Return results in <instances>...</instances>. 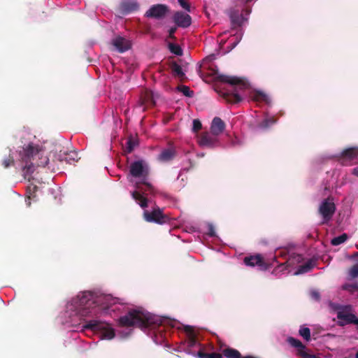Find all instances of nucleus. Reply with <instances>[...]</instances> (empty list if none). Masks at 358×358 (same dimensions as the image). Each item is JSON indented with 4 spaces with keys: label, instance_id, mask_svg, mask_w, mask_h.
Listing matches in <instances>:
<instances>
[{
    "label": "nucleus",
    "instance_id": "nucleus-22",
    "mask_svg": "<svg viewBox=\"0 0 358 358\" xmlns=\"http://www.w3.org/2000/svg\"><path fill=\"white\" fill-rule=\"evenodd\" d=\"M226 127L224 122L219 117H215L211 122L210 130V131L219 136L223 133Z\"/></svg>",
    "mask_w": 358,
    "mask_h": 358
},
{
    "label": "nucleus",
    "instance_id": "nucleus-7",
    "mask_svg": "<svg viewBox=\"0 0 358 358\" xmlns=\"http://www.w3.org/2000/svg\"><path fill=\"white\" fill-rule=\"evenodd\" d=\"M84 328L100 332L101 338L104 339L110 340L115 336L113 328L109 324L100 320H90L84 325Z\"/></svg>",
    "mask_w": 358,
    "mask_h": 358
},
{
    "label": "nucleus",
    "instance_id": "nucleus-11",
    "mask_svg": "<svg viewBox=\"0 0 358 358\" xmlns=\"http://www.w3.org/2000/svg\"><path fill=\"white\" fill-rule=\"evenodd\" d=\"M354 160H358V147H351L345 149L340 154L338 158V161L344 165H348Z\"/></svg>",
    "mask_w": 358,
    "mask_h": 358
},
{
    "label": "nucleus",
    "instance_id": "nucleus-40",
    "mask_svg": "<svg viewBox=\"0 0 358 358\" xmlns=\"http://www.w3.org/2000/svg\"><path fill=\"white\" fill-rule=\"evenodd\" d=\"M202 128L201 122L199 120L195 119L193 120V128L192 130L194 132L199 131Z\"/></svg>",
    "mask_w": 358,
    "mask_h": 358
},
{
    "label": "nucleus",
    "instance_id": "nucleus-8",
    "mask_svg": "<svg viewBox=\"0 0 358 358\" xmlns=\"http://www.w3.org/2000/svg\"><path fill=\"white\" fill-rule=\"evenodd\" d=\"M336 208L333 198L328 197L320 203L318 213L322 217V224L329 222L333 217Z\"/></svg>",
    "mask_w": 358,
    "mask_h": 358
},
{
    "label": "nucleus",
    "instance_id": "nucleus-49",
    "mask_svg": "<svg viewBox=\"0 0 358 358\" xmlns=\"http://www.w3.org/2000/svg\"><path fill=\"white\" fill-rule=\"evenodd\" d=\"M352 257H358V252H355V253L352 255Z\"/></svg>",
    "mask_w": 358,
    "mask_h": 358
},
{
    "label": "nucleus",
    "instance_id": "nucleus-13",
    "mask_svg": "<svg viewBox=\"0 0 358 358\" xmlns=\"http://www.w3.org/2000/svg\"><path fill=\"white\" fill-rule=\"evenodd\" d=\"M113 303V299L110 295L100 294L97 295L94 294V310L99 313L97 307H100L101 309H107Z\"/></svg>",
    "mask_w": 358,
    "mask_h": 358
},
{
    "label": "nucleus",
    "instance_id": "nucleus-26",
    "mask_svg": "<svg viewBox=\"0 0 358 358\" xmlns=\"http://www.w3.org/2000/svg\"><path fill=\"white\" fill-rule=\"evenodd\" d=\"M192 22V17L188 13L180 11V28L189 27Z\"/></svg>",
    "mask_w": 358,
    "mask_h": 358
},
{
    "label": "nucleus",
    "instance_id": "nucleus-42",
    "mask_svg": "<svg viewBox=\"0 0 358 358\" xmlns=\"http://www.w3.org/2000/svg\"><path fill=\"white\" fill-rule=\"evenodd\" d=\"M208 235L210 236H214L215 235V229H214V227L212 224H208Z\"/></svg>",
    "mask_w": 358,
    "mask_h": 358
},
{
    "label": "nucleus",
    "instance_id": "nucleus-51",
    "mask_svg": "<svg viewBox=\"0 0 358 358\" xmlns=\"http://www.w3.org/2000/svg\"><path fill=\"white\" fill-rule=\"evenodd\" d=\"M176 91L179 92V83L175 87Z\"/></svg>",
    "mask_w": 358,
    "mask_h": 358
},
{
    "label": "nucleus",
    "instance_id": "nucleus-56",
    "mask_svg": "<svg viewBox=\"0 0 358 358\" xmlns=\"http://www.w3.org/2000/svg\"><path fill=\"white\" fill-rule=\"evenodd\" d=\"M178 1L179 2V0H178Z\"/></svg>",
    "mask_w": 358,
    "mask_h": 358
},
{
    "label": "nucleus",
    "instance_id": "nucleus-5",
    "mask_svg": "<svg viewBox=\"0 0 358 358\" xmlns=\"http://www.w3.org/2000/svg\"><path fill=\"white\" fill-rule=\"evenodd\" d=\"M94 294L91 292H83L74 299V303L83 316L95 315L97 311L94 310Z\"/></svg>",
    "mask_w": 358,
    "mask_h": 358
},
{
    "label": "nucleus",
    "instance_id": "nucleus-36",
    "mask_svg": "<svg viewBox=\"0 0 358 358\" xmlns=\"http://www.w3.org/2000/svg\"><path fill=\"white\" fill-rule=\"evenodd\" d=\"M14 159L10 154L2 161V165L5 169H7L14 164Z\"/></svg>",
    "mask_w": 358,
    "mask_h": 358
},
{
    "label": "nucleus",
    "instance_id": "nucleus-39",
    "mask_svg": "<svg viewBox=\"0 0 358 358\" xmlns=\"http://www.w3.org/2000/svg\"><path fill=\"white\" fill-rule=\"evenodd\" d=\"M349 275L352 278L358 277V263L353 265L349 270Z\"/></svg>",
    "mask_w": 358,
    "mask_h": 358
},
{
    "label": "nucleus",
    "instance_id": "nucleus-37",
    "mask_svg": "<svg viewBox=\"0 0 358 358\" xmlns=\"http://www.w3.org/2000/svg\"><path fill=\"white\" fill-rule=\"evenodd\" d=\"M38 187L36 185H31L27 187L28 199L36 197L35 192H36Z\"/></svg>",
    "mask_w": 358,
    "mask_h": 358
},
{
    "label": "nucleus",
    "instance_id": "nucleus-47",
    "mask_svg": "<svg viewBox=\"0 0 358 358\" xmlns=\"http://www.w3.org/2000/svg\"><path fill=\"white\" fill-rule=\"evenodd\" d=\"M352 173L358 177V166L353 169Z\"/></svg>",
    "mask_w": 358,
    "mask_h": 358
},
{
    "label": "nucleus",
    "instance_id": "nucleus-2",
    "mask_svg": "<svg viewBox=\"0 0 358 358\" xmlns=\"http://www.w3.org/2000/svg\"><path fill=\"white\" fill-rule=\"evenodd\" d=\"M118 321L121 327H136L142 330L150 329L153 330L155 334L159 333L162 337L166 338V335L162 336V334L165 329V323L168 321L141 308L129 310L126 315L121 316Z\"/></svg>",
    "mask_w": 358,
    "mask_h": 358
},
{
    "label": "nucleus",
    "instance_id": "nucleus-12",
    "mask_svg": "<svg viewBox=\"0 0 358 358\" xmlns=\"http://www.w3.org/2000/svg\"><path fill=\"white\" fill-rule=\"evenodd\" d=\"M177 155V147L171 142H169L168 146L163 149L158 155V160L162 162H168L174 159Z\"/></svg>",
    "mask_w": 358,
    "mask_h": 358
},
{
    "label": "nucleus",
    "instance_id": "nucleus-53",
    "mask_svg": "<svg viewBox=\"0 0 358 358\" xmlns=\"http://www.w3.org/2000/svg\"><path fill=\"white\" fill-rule=\"evenodd\" d=\"M171 118H172V117H171V116H170V117L168 118L167 121L171 120Z\"/></svg>",
    "mask_w": 358,
    "mask_h": 358
},
{
    "label": "nucleus",
    "instance_id": "nucleus-33",
    "mask_svg": "<svg viewBox=\"0 0 358 358\" xmlns=\"http://www.w3.org/2000/svg\"><path fill=\"white\" fill-rule=\"evenodd\" d=\"M180 8L190 13L194 12L196 10V8L192 7L191 4L186 0H180Z\"/></svg>",
    "mask_w": 358,
    "mask_h": 358
},
{
    "label": "nucleus",
    "instance_id": "nucleus-50",
    "mask_svg": "<svg viewBox=\"0 0 358 358\" xmlns=\"http://www.w3.org/2000/svg\"><path fill=\"white\" fill-rule=\"evenodd\" d=\"M180 57H182L183 55L182 49V44L181 43H180Z\"/></svg>",
    "mask_w": 358,
    "mask_h": 358
},
{
    "label": "nucleus",
    "instance_id": "nucleus-55",
    "mask_svg": "<svg viewBox=\"0 0 358 358\" xmlns=\"http://www.w3.org/2000/svg\"><path fill=\"white\" fill-rule=\"evenodd\" d=\"M356 248L358 249V245H356Z\"/></svg>",
    "mask_w": 358,
    "mask_h": 358
},
{
    "label": "nucleus",
    "instance_id": "nucleus-35",
    "mask_svg": "<svg viewBox=\"0 0 358 358\" xmlns=\"http://www.w3.org/2000/svg\"><path fill=\"white\" fill-rule=\"evenodd\" d=\"M180 93L187 97H192L194 96V91L190 90L188 86L180 85Z\"/></svg>",
    "mask_w": 358,
    "mask_h": 358
},
{
    "label": "nucleus",
    "instance_id": "nucleus-19",
    "mask_svg": "<svg viewBox=\"0 0 358 358\" xmlns=\"http://www.w3.org/2000/svg\"><path fill=\"white\" fill-rule=\"evenodd\" d=\"M113 45L120 52H124L131 48V43L124 37L117 36L112 40Z\"/></svg>",
    "mask_w": 358,
    "mask_h": 358
},
{
    "label": "nucleus",
    "instance_id": "nucleus-41",
    "mask_svg": "<svg viewBox=\"0 0 358 358\" xmlns=\"http://www.w3.org/2000/svg\"><path fill=\"white\" fill-rule=\"evenodd\" d=\"M169 48L172 53L175 54L176 55H179V45H178L169 43Z\"/></svg>",
    "mask_w": 358,
    "mask_h": 358
},
{
    "label": "nucleus",
    "instance_id": "nucleus-45",
    "mask_svg": "<svg viewBox=\"0 0 358 358\" xmlns=\"http://www.w3.org/2000/svg\"><path fill=\"white\" fill-rule=\"evenodd\" d=\"M174 22L176 26H179V12H176L174 15Z\"/></svg>",
    "mask_w": 358,
    "mask_h": 358
},
{
    "label": "nucleus",
    "instance_id": "nucleus-18",
    "mask_svg": "<svg viewBox=\"0 0 358 358\" xmlns=\"http://www.w3.org/2000/svg\"><path fill=\"white\" fill-rule=\"evenodd\" d=\"M138 8L139 5L136 0H122L119 6V9L123 15L136 11Z\"/></svg>",
    "mask_w": 358,
    "mask_h": 358
},
{
    "label": "nucleus",
    "instance_id": "nucleus-32",
    "mask_svg": "<svg viewBox=\"0 0 358 358\" xmlns=\"http://www.w3.org/2000/svg\"><path fill=\"white\" fill-rule=\"evenodd\" d=\"M343 290L348 291L350 293H354L358 291V282L355 283H346L342 286Z\"/></svg>",
    "mask_w": 358,
    "mask_h": 358
},
{
    "label": "nucleus",
    "instance_id": "nucleus-21",
    "mask_svg": "<svg viewBox=\"0 0 358 358\" xmlns=\"http://www.w3.org/2000/svg\"><path fill=\"white\" fill-rule=\"evenodd\" d=\"M164 67L173 75L174 77L179 76V64L175 60L173 57H169L164 61Z\"/></svg>",
    "mask_w": 358,
    "mask_h": 358
},
{
    "label": "nucleus",
    "instance_id": "nucleus-24",
    "mask_svg": "<svg viewBox=\"0 0 358 358\" xmlns=\"http://www.w3.org/2000/svg\"><path fill=\"white\" fill-rule=\"evenodd\" d=\"M315 266V262L313 259H309L304 264L299 266L295 275L303 274L310 271Z\"/></svg>",
    "mask_w": 358,
    "mask_h": 358
},
{
    "label": "nucleus",
    "instance_id": "nucleus-17",
    "mask_svg": "<svg viewBox=\"0 0 358 358\" xmlns=\"http://www.w3.org/2000/svg\"><path fill=\"white\" fill-rule=\"evenodd\" d=\"M243 262L245 265L249 266H258L261 269L266 268V265L264 261V259L259 254L245 257L243 259Z\"/></svg>",
    "mask_w": 358,
    "mask_h": 358
},
{
    "label": "nucleus",
    "instance_id": "nucleus-54",
    "mask_svg": "<svg viewBox=\"0 0 358 358\" xmlns=\"http://www.w3.org/2000/svg\"><path fill=\"white\" fill-rule=\"evenodd\" d=\"M180 345L182 344V341H180Z\"/></svg>",
    "mask_w": 358,
    "mask_h": 358
},
{
    "label": "nucleus",
    "instance_id": "nucleus-3",
    "mask_svg": "<svg viewBox=\"0 0 358 358\" xmlns=\"http://www.w3.org/2000/svg\"><path fill=\"white\" fill-rule=\"evenodd\" d=\"M19 155L22 164V172L24 178L34 173L36 166H49V158L46 152L38 145L30 143L22 147L19 151Z\"/></svg>",
    "mask_w": 358,
    "mask_h": 358
},
{
    "label": "nucleus",
    "instance_id": "nucleus-46",
    "mask_svg": "<svg viewBox=\"0 0 358 358\" xmlns=\"http://www.w3.org/2000/svg\"><path fill=\"white\" fill-rule=\"evenodd\" d=\"M176 30V28H171L170 30H169V37L170 38H175L174 36H173V34L175 33Z\"/></svg>",
    "mask_w": 358,
    "mask_h": 358
},
{
    "label": "nucleus",
    "instance_id": "nucleus-20",
    "mask_svg": "<svg viewBox=\"0 0 358 358\" xmlns=\"http://www.w3.org/2000/svg\"><path fill=\"white\" fill-rule=\"evenodd\" d=\"M130 173L133 177L140 178L145 177L148 173L145 169L142 162L136 161L131 164Z\"/></svg>",
    "mask_w": 358,
    "mask_h": 358
},
{
    "label": "nucleus",
    "instance_id": "nucleus-29",
    "mask_svg": "<svg viewBox=\"0 0 358 358\" xmlns=\"http://www.w3.org/2000/svg\"><path fill=\"white\" fill-rule=\"evenodd\" d=\"M189 63L185 61L183 64L182 60L180 59V83L182 82L185 78V73L188 72Z\"/></svg>",
    "mask_w": 358,
    "mask_h": 358
},
{
    "label": "nucleus",
    "instance_id": "nucleus-16",
    "mask_svg": "<svg viewBox=\"0 0 358 358\" xmlns=\"http://www.w3.org/2000/svg\"><path fill=\"white\" fill-rule=\"evenodd\" d=\"M144 218L147 222L162 224L166 222V217L159 209H155L151 212L145 210L143 213Z\"/></svg>",
    "mask_w": 358,
    "mask_h": 358
},
{
    "label": "nucleus",
    "instance_id": "nucleus-27",
    "mask_svg": "<svg viewBox=\"0 0 358 358\" xmlns=\"http://www.w3.org/2000/svg\"><path fill=\"white\" fill-rule=\"evenodd\" d=\"M230 20L231 24L234 27L241 26L242 22V17L238 11H232L230 13Z\"/></svg>",
    "mask_w": 358,
    "mask_h": 358
},
{
    "label": "nucleus",
    "instance_id": "nucleus-30",
    "mask_svg": "<svg viewBox=\"0 0 358 358\" xmlns=\"http://www.w3.org/2000/svg\"><path fill=\"white\" fill-rule=\"evenodd\" d=\"M348 238V236L347 235V234H343L341 236H336V237L332 238L331 241V245H335V246L344 243L345 241H346Z\"/></svg>",
    "mask_w": 358,
    "mask_h": 358
},
{
    "label": "nucleus",
    "instance_id": "nucleus-43",
    "mask_svg": "<svg viewBox=\"0 0 358 358\" xmlns=\"http://www.w3.org/2000/svg\"><path fill=\"white\" fill-rule=\"evenodd\" d=\"M310 295H311V297H312L313 299H314L315 300H316V301H319V300H320V293H319L318 292H317V291H313V292H311Z\"/></svg>",
    "mask_w": 358,
    "mask_h": 358
},
{
    "label": "nucleus",
    "instance_id": "nucleus-9",
    "mask_svg": "<svg viewBox=\"0 0 358 358\" xmlns=\"http://www.w3.org/2000/svg\"><path fill=\"white\" fill-rule=\"evenodd\" d=\"M352 308L350 305L342 306L337 312V318L341 320L339 325L353 324H356L358 317L352 313Z\"/></svg>",
    "mask_w": 358,
    "mask_h": 358
},
{
    "label": "nucleus",
    "instance_id": "nucleus-23",
    "mask_svg": "<svg viewBox=\"0 0 358 358\" xmlns=\"http://www.w3.org/2000/svg\"><path fill=\"white\" fill-rule=\"evenodd\" d=\"M140 102L145 107L155 106V96L152 91L145 90L141 96Z\"/></svg>",
    "mask_w": 358,
    "mask_h": 358
},
{
    "label": "nucleus",
    "instance_id": "nucleus-44",
    "mask_svg": "<svg viewBox=\"0 0 358 358\" xmlns=\"http://www.w3.org/2000/svg\"><path fill=\"white\" fill-rule=\"evenodd\" d=\"M209 358H222V354L217 352L209 353Z\"/></svg>",
    "mask_w": 358,
    "mask_h": 358
},
{
    "label": "nucleus",
    "instance_id": "nucleus-14",
    "mask_svg": "<svg viewBox=\"0 0 358 358\" xmlns=\"http://www.w3.org/2000/svg\"><path fill=\"white\" fill-rule=\"evenodd\" d=\"M287 342L297 350L298 355L303 358H318L314 355H309L305 352L306 346L299 340L289 336L287 338Z\"/></svg>",
    "mask_w": 358,
    "mask_h": 358
},
{
    "label": "nucleus",
    "instance_id": "nucleus-25",
    "mask_svg": "<svg viewBox=\"0 0 358 358\" xmlns=\"http://www.w3.org/2000/svg\"><path fill=\"white\" fill-rule=\"evenodd\" d=\"M222 356L227 358H242L241 352L234 348H227L222 350Z\"/></svg>",
    "mask_w": 358,
    "mask_h": 358
},
{
    "label": "nucleus",
    "instance_id": "nucleus-10",
    "mask_svg": "<svg viewBox=\"0 0 358 358\" xmlns=\"http://www.w3.org/2000/svg\"><path fill=\"white\" fill-rule=\"evenodd\" d=\"M198 142L200 146L207 148H215L220 145L218 136L211 131L203 132L200 134Z\"/></svg>",
    "mask_w": 358,
    "mask_h": 358
},
{
    "label": "nucleus",
    "instance_id": "nucleus-48",
    "mask_svg": "<svg viewBox=\"0 0 358 358\" xmlns=\"http://www.w3.org/2000/svg\"><path fill=\"white\" fill-rule=\"evenodd\" d=\"M238 41H236V42H234L233 43H231L230 50H232L233 48H234L236 47V45L238 44Z\"/></svg>",
    "mask_w": 358,
    "mask_h": 358
},
{
    "label": "nucleus",
    "instance_id": "nucleus-31",
    "mask_svg": "<svg viewBox=\"0 0 358 358\" xmlns=\"http://www.w3.org/2000/svg\"><path fill=\"white\" fill-rule=\"evenodd\" d=\"M275 120H274L273 117L265 118L261 122L259 123L258 127L260 129H267L271 125L275 123Z\"/></svg>",
    "mask_w": 358,
    "mask_h": 358
},
{
    "label": "nucleus",
    "instance_id": "nucleus-15",
    "mask_svg": "<svg viewBox=\"0 0 358 358\" xmlns=\"http://www.w3.org/2000/svg\"><path fill=\"white\" fill-rule=\"evenodd\" d=\"M168 7L163 4H157L151 6L146 12L145 15L148 17L161 19L164 17L168 12Z\"/></svg>",
    "mask_w": 358,
    "mask_h": 358
},
{
    "label": "nucleus",
    "instance_id": "nucleus-6",
    "mask_svg": "<svg viewBox=\"0 0 358 358\" xmlns=\"http://www.w3.org/2000/svg\"><path fill=\"white\" fill-rule=\"evenodd\" d=\"M136 187L138 189L137 191H134L131 193L133 199L140 205L143 208L148 206V199L143 194H147L146 192H149L151 194L155 193V187L150 183L145 180L136 183Z\"/></svg>",
    "mask_w": 358,
    "mask_h": 358
},
{
    "label": "nucleus",
    "instance_id": "nucleus-1",
    "mask_svg": "<svg viewBox=\"0 0 358 358\" xmlns=\"http://www.w3.org/2000/svg\"><path fill=\"white\" fill-rule=\"evenodd\" d=\"M215 59V55H210L203 59L201 65L202 71L209 70L210 76L221 82L229 84L231 89L220 92V95L231 103H237L242 101L241 92L249 87L248 83L243 78L227 75L218 74L217 71L212 67L211 62Z\"/></svg>",
    "mask_w": 358,
    "mask_h": 358
},
{
    "label": "nucleus",
    "instance_id": "nucleus-28",
    "mask_svg": "<svg viewBox=\"0 0 358 358\" xmlns=\"http://www.w3.org/2000/svg\"><path fill=\"white\" fill-rule=\"evenodd\" d=\"M251 98L255 101H267V95L262 92L255 91L252 95Z\"/></svg>",
    "mask_w": 358,
    "mask_h": 358
},
{
    "label": "nucleus",
    "instance_id": "nucleus-38",
    "mask_svg": "<svg viewBox=\"0 0 358 358\" xmlns=\"http://www.w3.org/2000/svg\"><path fill=\"white\" fill-rule=\"evenodd\" d=\"M136 145V141L132 138H129L127 142V147H126L127 151L128 152H131L134 150Z\"/></svg>",
    "mask_w": 358,
    "mask_h": 358
},
{
    "label": "nucleus",
    "instance_id": "nucleus-34",
    "mask_svg": "<svg viewBox=\"0 0 358 358\" xmlns=\"http://www.w3.org/2000/svg\"><path fill=\"white\" fill-rule=\"evenodd\" d=\"M299 335L302 336L306 341L310 340V330L308 327H301L299 329Z\"/></svg>",
    "mask_w": 358,
    "mask_h": 358
},
{
    "label": "nucleus",
    "instance_id": "nucleus-52",
    "mask_svg": "<svg viewBox=\"0 0 358 358\" xmlns=\"http://www.w3.org/2000/svg\"><path fill=\"white\" fill-rule=\"evenodd\" d=\"M355 358H358V351L357 352V353L355 355Z\"/></svg>",
    "mask_w": 358,
    "mask_h": 358
},
{
    "label": "nucleus",
    "instance_id": "nucleus-4",
    "mask_svg": "<svg viewBox=\"0 0 358 358\" xmlns=\"http://www.w3.org/2000/svg\"><path fill=\"white\" fill-rule=\"evenodd\" d=\"M182 330L185 334V339L183 343L184 345H186L187 348H199V350L197 352H192L190 350H185L188 353H192L196 355L198 358H209V353L203 352L199 343L196 338V333L193 327L182 325L180 324V331Z\"/></svg>",
    "mask_w": 358,
    "mask_h": 358
}]
</instances>
